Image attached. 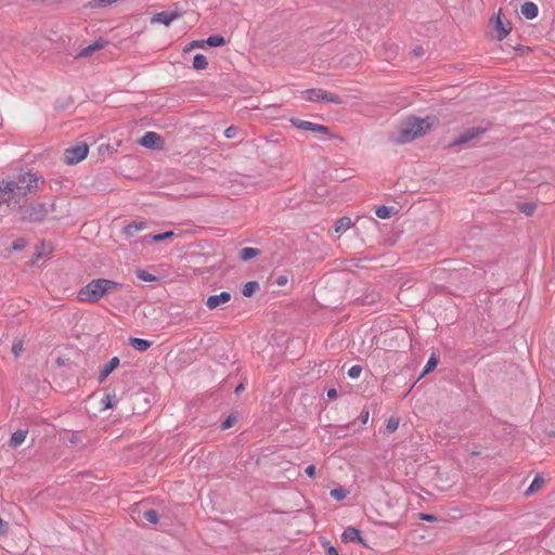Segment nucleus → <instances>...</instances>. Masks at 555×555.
<instances>
[{"instance_id": "obj_10", "label": "nucleus", "mask_w": 555, "mask_h": 555, "mask_svg": "<svg viewBox=\"0 0 555 555\" xmlns=\"http://www.w3.org/2000/svg\"><path fill=\"white\" fill-rule=\"evenodd\" d=\"M494 28L496 30V39L499 41H502L503 39H505L512 30L511 23L508 21H503L501 10L499 11V13L495 17Z\"/></svg>"}, {"instance_id": "obj_19", "label": "nucleus", "mask_w": 555, "mask_h": 555, "mask_svg": "<svg viewBox=\"0 0 555 555\" xmlns=\"http://www.w3.org/2000/svg\"><path fill=\"white\" fill-rule=\"evenodd\" d=\"M146 229V223L143 221L140 222H132L124 228V234L127 237L133 236L135 233L143 231Z\"/></svg>"}, {"instance_id": "obj_42", "label": "nucleus", "mask_w": 555, "mask_h": 555, "mask_svg": "<svg viewBox=\"0 0 555 555\" xmlns=\"http://www.w3.org/2000/svg\"><path fill=\"white\" fill-rule=\"evenodd\" d=\"M420 519H422V520H426V521H434V520H436L437 518H436V516H435V515L421 513V514H420Z\"/></svg>"}, {"instance_id": "obj_43", "label": "nucleus", "mask_w": 555, "mask_h": 555, "mask_svg": "<svg viewBox=\"0 0 555 555\" xmlns=\"http://www.w3.org/2000/svg\"><path fill=\"white\" fill-rule=\"evenodd\" d=\"M306 474L309 476V477H313L314 474H315V466L314 465H309L307 468H306Z\"/></svg>"}, {"instance_id": "obj_21", "label": "nucleus", "mask_w": 555, "mask_h": 555, "mask_svg": "<svg viewBox=\"0 0 555 555\" xmlns=\"http://www.w3.org/2000/svg\"><path fill=\"white\" fill-rule=\"evenodd\" d=\"M258 255H260V250L254 247H244L240 250V259L243 261H248Z\"/></svg>"}, {"instance_id": "obj_2", "label": "nucleus", "mask_w": 555, "mask_h": 555, "mask_svg": "<svg viewBox=\"0 0 555 555\" xmlns=\"http://www.w3.org/2000/svg\"><path fill=\"white\" fill-rule=\"evenodd\" d=\"M120 285L107 279H94L78 293V299L85 302H98L105 295L115 292Z\"/></svg>"}, {"instance_id": "obj_39", "label": "nucleus", "mask_w": 555, "mask_h": 555, "mask_svg": "<svg viewBox=\"0 0 555 555\" xmlns=\"http://www.w3.org/2000/svg\"><path fill=\"white\" fill-rule=\"evenodd\" d=\"M236 132H237V129L233 126L231 127H228L225 130H224V137L227 139H232L236 135Z\"/></svg>"}, {"instance_id": "obj_24", "label": "nucleus", "mask_w": 555, "mask_h": 555, "mask_svg": "<svg viewBox=\"0 0 555 555\" xmlns=\"http://www.w3.org/2000/svg\"><path fill=\"white\" fill-rule=\"evenodd\" d=\"M351 227V219L349 217H343L337 220L335 223V232L343 233L346 232Z\"/></svg>"}, {"instance_id": "obj_36", "label": "nucleus", "mask_w": 555, "mask_h": 555, "mask_svg": "<svg viewBox=\"0 0 555 555\" xmlns=\"http://www.w3.org/2000/svg\"><path fill=\"white\" fill-rule=\"evenodd\" d=\"M362 373V366L361 365H352L349 370H348V376L352 379H357L360 377Z\"/></svg>"}, {"instance_id": "obj_26", "label": "nucleus", "mask_w": 555, "mask_h": 555, "mask_svg": "<svg viewBox=\"0 0 555 555\" xmlns=\"http://www.w3.org/2000/svg\"><path fill=\"white\" fill-rule=\"evenodd\" d=\"M395 212L393 207L379 206L375 210V215L380 219H389Z\"/></svg>"}, {"instance_id": "obj_51", "label": "nucleus", "mask_w": 555, "mask_h": 555, "mask_svg": "<svg viewBox=\"0 0 555 555\" xmlns=\"http://www.w3.org/2000/svg\"><path fill=\"white\" fill-rule=\"evenodd\" d=\"M367 416H369V412H366L365 415H363L364 422H366Z\"/></svg>"}, {"instance_id": "obj_37", "label": "nucleus", "mask_w": 555, "mask_h": 555, "mask_svg": "<svg viewBox=\"0 0 555 555\" xmlns=\"http://www.w3.org/2000/svg\"><path fill=\"white\" fill-rule=\"evenodd\" d=\"M399 427V418L397 417H390L388 421H387V424H386V429L389 431V433H393L398 429Z\"/></svg>"}, {"instance_id": "obj_32", "label": "nucleus", "mask_w": 555, "mask_h": 555, "mask_svg": "<svg viewBox=\"0 0 555 555\" xmlns=\"http://www.w3.org/2000/svg\"><path fill=\"white\" fill-rule=\"evenodd\" d=\"M143 517L145 520H147L151 524H157L158 522V514L154 509H147L143 513Z\"/></svg>"}, {"instance_id": "obj_38", "label": "nucleus", "mask_w": 555, "mask_h": 555, "mask_svg": "<svg viewBox=\"0 0 555 555\" xmlns=\"http://www.w3.org/2000/svg\"><path fill=\"white\" fill-rule=\"evenodd\" d=\"M115 399V395H106L102 399V404L104 405V409H112L114 408L113 400Z\"/></svg>"}, {"instance_id": "obj_7", "label": "nucleus", "mask_w": 555, "mask_h": 555, "mask_svg": "<svg viewBox=\"0 0 555 555\" xmlns=\"http://www.w3.org/2000/svg\"><path fill=\"white\" fill-rule=\"evenodd\" d=\"M485 129L481 127H474L465 130L463 133H461L456 139H454L452 142L448 144L449 149H454L460 145H464L472 140L479 137V134L483 133Z\"/></svg>"}, {"instance_id": "obj_52", "label": "nucleus", "mask_w": 555, "mask_h": 555, "mask_svg": "<svg viewBox=\"0 0 555 555\" xmlns=\"http://www.w3.org/2000/svg\"><path fill=\"white\" fill-rule=\"evenodd\" d=\"M367 416H369V412H366L365 415H363L364 422H366Z\"/></svg>"}, {"instance_id": "obj_16", "label": "nucleus", "mask_w": 555, "mask_h": 555, "mask_svg": "<svg viewBox=\"0 0 555 555\" xmlns=\"http://www.w3.org/2000/svg\"><path fill=\"white\" fill-rule=\"evenodd\" d=\"M105 46V41L100 39V40H96L94 41L92 44L83 48L78 54L76 57L80 59V57H87V56H90L92 53H94L95 51L98 50H101L102 48H104Z\"/></svg>"}, {"instance_id": "obj_34", "label": "nucleus", "mask_w": 555, "mask_h": 555, "mask_svg": "<svg viewBox=\"0 0 555 555\" xmlns=\"http://www.w3.org/2000/svg\"><path fill=\"white\" fill-rule=\"evenodd\" d=\"M28 245V241L24 237H20L15 240L12 244V249L15 251H20L24 249Z\"/></svg>"}, {"instance_id": "obj_41", "label": "nucleus", "mask_w": 555, "mask_h": 555, "mask_svg": "<svg viewBox=\"0 0 555 555\" xmlns=\"http://www.w3.org/2000/svg\"><path fill=\"white\" fill-rule=\"evenodd\" d=\"M205 44V41L204 40H196V41H193L190 43V47L188 49H185V51L190 50V49H193V48H203Z\"/></svg>"}, {"instance_id": "obj_30", "label": "nucleus", "mask_w": 555, "mask_h": 555, "mask_svg": "<svg viewBox=\"0 0 555 555\" xmlns=\"http://www.w3.org/2000/svg\"><path fill=\"white\" fill-rule=\"evenodd\" d=\"M330 494L335 500L343 501L344 499H346L348 491L345 490L344 488H335V489L331 490Z\"/></svg>"}, {"instance_id": "obj_28", "label": "nucleus", "mask_w": 555, "mask_h": 555, "mask_svg": "<svg viewBox=\"0 0 555 555\" xmlns=\"http://www.w3.org/2000/svg\"><path fill=\"white\" fill-rule=\"evenodd\" d=\"M135 275L139 280L144 282H154L157 280V278L154 274L149 273L145 270H137Z\"/></svg>"}, {"instance_id": "obj_1", "label": "nucleus", "mask_w": 555, "mask_h": 555, "mask_svg": "<svg viewBox=\"0 0 555 555\" xmlns=\"http://www.w3.org/2000/svg\"><path fill=\"white\" fill-rule=\"evenodd\" d=\"M39 177L33 172H23L12 179L0 181V207L20 209L23 199L38 190Z\"/></svg>"}, {"instance_id": "obj_44", "label": "nucleus", "mask_w": 555, "mask_h": 555, "mask_svg": "<svg viewBox=\"0 0 555 555\" xmlns=\"http://www.w3.org/2000/svg\"><path fill=\"white\" fill-rule=\"evenodd\" d=\"M328 399H335L337 397V390L335 388H331L327 390Z\"/></svg>"}, {"instance_id": "obj_50", "label": "nucleus", "mask_w": 555, "mask_h": 555, "mask_svg": "<svg viewBox=\"0 0 555 555\" xmlns=\"http://www.w3.org/2000/svg\"><path fill=\"white\" fill-rule=\"evenodd\" d=\"M243 389H244V385H243V384H240V385H237V386H236V388H235V392H236V393H240Z\"/></svg>"}, {"instance_id": "obj_14", "label": "nucleus", "mask_w": 555, "mask_h": 555, "mask_svg": "<svg viewBox=\"0 0 555 555\" xmlns=\"http://www.w3.org/2000/svg\"><path fill=\"white\" fill-rule=\"evenodd\" d=\"M341 538H343V541H345V542H358V543L366 546L365 542L363 541V539L361 537V532L353 527H348L347 529H345Z\"/></svg>"}, {"instance_id": "obj_47", "label": "nucleus", "mask_w": 555, "mask_h": 555, "mask_svg": "<svg viewBox=\"0 0 555 555\" xmlns=\"http://www.w3.org/2000/svg\"><path fill=\"white\" fill-rule=\"evenodd\" d=\"M415 56H422L424 54V49L422 47H417L413 50Z\"/></svg>"}, {"instance_id": "obj_33", "label": "nucleus", "mask_w": 555, "mask_h": 555, "mask_svg": "<svg viewBox=\"0 0 555 555\" xmlns=\"http://www.w3.org/2000/svg\"><path fill=\"white\" fill-rule=\"evenodd\" d=\"M438 364V360L433 356L428 359L424 370H423V373L421 374V377L426 375L428 372H430L431 370H434Z\"/></svg>"}, {"instance_id": "obj_35", "label": "nucleus", "mask_w": 555, "mask_h": 555, "mask_svg": "<svg viewBox=\"0 0 555 555\" xmlns=\"http://www.w3.org/2000/svg\"><path fill=\"white\" fill-rule=\"evenodd\" d=\"M519 209L525 215L531 216V215H533V212L535 210V205L532 203H524V204L519 205Z\"/></svg>"}, {"instance_id": "obj_23", "label": "nucleus", "mask_w": 555, "mask_h": 555, "mask_svg": "<svg viewBox=\"0 0 555 555\" xmlns=\"http://www.w3.org/2000/svg\"><path fill=\"white\" fill-rule=\"evenodd\" d=\"M258 289L259 283L256 281H249L243 286L242 294L245 297H251Z\"/></svg>"}, {"instance_id": "obj_25", "label": "nucleus", "mask_w": 555, "mask_h": 555, "mask_svg": "<svg viewBox=\"0 0 555 555\" xmlns=\"http://www.w3.org/2000/svg\"><path fill=\"white\" fill-rule=\"evenodd\" d=\"M208 66L207 57L203 54H196L193 60V68L197 70L206 69Z\"/></svg>"}, {"instance_id": "obj_6", "label": "nucleus", "mask_w": 555, "mask_h": 555, "mask_svg": "<svg viewBox=\"0 0 555 555\" xmlns=\"http://www.w3.org/2000/svg\"><path fill=\"white\" fill-rule=\"evenodd\" d=\"M89 152V147L86 143H79L76 146L68 147L65 150V163L67 165H75L83 160Z\"/></svg>"}, {"instance_id": "obj_18", "label": "nucleus", "mask_w": 555, "mask_h": 555, "mask_svg": "<svg viewBox=\"0 0 555 555\" xmlns=\"http://www.w3.org/2000/svg\"><path fill=\"white\" fill-rule=\"evenodd\" d=\"M129 344L134 350L140 352L147 350L152 346V341L137 337H131Z\"/></svg>"}, {"instance_id": "obj_22", "label": "nucleus", "mask_w": 555, "mask_h": 555, "mask_svg": "<svg viewBox=\"0 0 555 555\" xmlns=\"http://www.w3.org/2000/svg\"><path fill=\"white\" fill-rule=\"evenodd\" d=\"M175 236V232L173 231H167V232H164V233H160V234H154V235H145L143 236V242H160V241H164L166 238H171Z\"/></svg>"}, {"instance_id": "obj_31", "label": "nucleus", "mask_w": 555, "mask_h": 555, "mask_svg": "<svg viewBox=\"0 0 555 555\" xmlns=\"http://www.w3.org/2000/svg\"><path fill=\"white\" fill-rule=\"evenodd\" d=\"M544 480L541 477H535L529 488L527 489V494L533 493L535 490L540 489L543 485Z\"/></svg>"}, {"instance_id": "obj_48", "label": "nucleus", "mask_w": 555, "mask_h": 555, "mask_svg": "<svg viewBox=\"0 0 555 555\" xmlns=\"http://www.w3.org/2000/svg\"><path fill=\"white\" fill-rule=\"evenodd\" d=\"M69 442L73 443V444H76L79 442V438L77 435H73L70 438H69Z\"/></svg>"}, {"instance_id": "obj_3", "label": "nucleus", "mask_w": 555, "mask_h": 555, "mask_svg": "<svg viewBox=\"0 0 555 555\" xmlns=\"http://www.w3.org/2000/svg\"><path fill=\"white\" fill-rule=\"evenodd\" d=\"M433 126L430 117H409L400 127L396 141L400 144L409 143L424 135Z\"/></svg>"}, {"instance_id": "obj_29", "label": "nucleus", "mask_w": 555, "mask_h": 555, "mask_svg": "<svg viewBox=\"0 0 555 555\" xmlns=\"http://www.w3.org/2000/svg\"><path fill=\"white\" fill-rule=\"evenodd\" d=\"M24 351V341L22 339H15L12 345V353L15 358H18Z\"/></svg>"}, {"instance_id": "obj_12", "label": "nucleus", "mask_w": 555, "mask_h": 555, "mask_svg": "<svg viewBox=\"0 0 555 555\" xmlns=\"http://www.w3.org/2000/svg\"><path fill=\"white\" fill-rule=\"evenodd\" d=\"M139 143L147 149H159L162 146V138L156 132L147 131L140 139Z\"/></svg>"}, {"instance_id": "obj_20", "label": "nucleus", "mask_w": 555, "mask_h": 555, "mask_svg": "<svg viewBox=\"0 0 555 555\" xmlns=\"http://www.w3.org/2000/svg\"><path fill=\"white\" fill-rule=\"evenodd\" d=\"M27 437V430L18 429L14 431L10 438V446L16 448L21 446Z\"/></svg>"}, {"instance_id": "obj_8", "label": "nucleus", "mask_w": 555, "mask_h": 555, "mask_svg": "<svg viewBox=\"0 0 555 555\" xmlns=\"http://www.w3.org/2000/svg\"><path fill=\"white\" fill-rule=\"evenodd\" d=\"M53 251V246L50 242L41 241L36 245V251L34 258L31 260V266L39 267L41 266L40 260H46L50 257Z\"/></svg>"}, {"instance_id": "obj_27", "label": "nucleus", "mask_w": 555, "mask_h": 555, "mask_svg": "<svg viewBox=\"0 0 555 555\" xmlns=\"http://www.w3.org/2000/svg\"><path fill=\"white\" fill-rule=\"evenodd\" d=\"M205 43L210 47H221L225 44V40L222 36L215 35L210 36L205 40Z\"/></svg>"}, {"instance_id": "obj_13", "label": "nucleus", "mask_w": 555, "mask_h": 555, "mask_svg": "<svg viewBox=\"0 0 555 555\" xmlns=\"http://www.w3.org/2000/svg\"><path fill=\"white\" fill-rule=\"evenodd\" d=\"M231 300V294L229 292H221L218 295H211L206 300V306L214 310L218 308L219 306L227 304Z\"/></svg>"}, {"instance_id": "obj_45", "label": "nucleus", "mask_w": 555, "mask_h": 555, "mask_svg": "<svg viewBox=\"0 0 555 555\" xmlns=\"http://www.w3.org/2000/svg\"><path fill=\"white\" fill-rule=\"evenodd\" d=\"M287 283V278L282 275L276 279V284L280 286H283Z\"/></svg>"}, {"instance_id": "obj_4", "label": "nucleus", "mask_w": 555, "mask_h": 555, "mask_svg": "<svg viewBox=\"0 0 555 555\" xmlns=\"http://www.w3.org/2000/svg\"><path fill=\"white\" fill-rule=\"evenodd\" d=\"M54 208V203L49 205L44 203H31L27 206L20 207L18 211L23 221L35 223L43 221Z\"/></svg>"}, {"instance_id": "obj_5", "label": "nucleus", "mask_w": 555, "mask_h": 555, "mask_svg": "<svg viewBox=\"0 0 555 555\" xmlns=\"http://www.w3.org/2000/svg\"><path fill=\"white\" fill-rule=\"evenodd\" d=\"M306 101L315 102V103H334L341 104L343 100L335 93L328 92L324 89L314 88L309 89L304 92L302 96Z\"/></svg>"}, {"instance_id": "obj_11", "label": "nucleus", "mask_w": 555, "mask_h": 555, "mask_svg": "<svg viewBox=\"0 0 555 555\" xmlns=\"http://www.w3.org/2000/svg\"><path fill=\"white\" fill-rule=\"evenodd\" d=\"M180 16H181V14L177 11H173V12L163 11V12H158V13L154 14L151 17V23L152 24L160 23L166 26H169L173 21L178 20Z\"/></svg>"}, {"instance_id": "obj_46", "label": "nucleus", "mask_w": 555, "mask_h": 555, "mask_svg": "<svg viewBox=\"0 0 555 555\" xmlns=\"http://www.w3.org/2000/svg\"><path fill=\"white\" fill-rule=\"evenodd\" d=\"M7 532V524L4 520L0 517V534H4Z\"/></svg>"}, {"instance_id": "obj_40", "label": "nucleus", "mask_w": 555, "mask_h": 555, "mask_svg": "<svg viewBox=\"0 0 555 555\" xmlns=\"http://www.w3.org/2000/svg\"><path fill=\"white\" fill-rule=\"evenodd\" d=\"M235 422V417L234 416H229L221 425L222 429H228L230 428Z\"/></svg>"}, {"instance_id": "obj_49", "label": "nucleus", "mask_w": 555, "mask_h": 555, "mask_svg": "<svg viewBox=\"0 0 555 555\" xmlns=\"http://www.w3.org/2000/svg\"><path fill=\"white\" fill-rule=\"evenodd\" d=\"M328 554H330V555H338V553H337L336 548H335V547H333V546H331V547L328 548Z\"/></svg>"}, {"instance_id": "obj_9", "label": "nucleus", "mask_w": 555, "mask_h": 555, "mask_svg": "<svg viewBox=\"0 0 555 555\" xmlns=\"http://www.w3.org/2000/svg\"><path fill=\"white\" fill-rule=\"evenodd\" d=\"M291 124L298 128V129H302V130H308V131H312V132H318V133H322V134H328L330 130L326 126H323V125H319V124H314V122H311V121H308V120H301V119H298V118H291Z\"/></svg>"}, {"instance_id": "obj_15", "label": "nucleus", "mask_w": 555, "mask_h": 555, "mask_svg": "<svg viewBox=\"0 0 555 555\" xmlns=\"http://www.w3.org/2000/svg\"><path fill=\"white\" fill-rule=\"evenodd\" d=\"M119 358L113 357L100 372L99 382L103 383L108 377V375L119 365Z\"/></svg>"}, {"instance_id": "obj_17", "label": "nucleus", "mask_w": 555, "mask_h": 555, "mask_svg": "<svg viewBox=\"0 0 555 555\" xmlns=\"http://www.w3.org/2000/svg\"><path fill=\"white\" fill-rule=\"evenodd\" d=\"M520 12L527 20H533L538 16L539 8L533 2H525L520 8Z\"/></svg>"}]
</instances>
